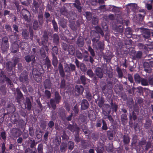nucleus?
Here are the masks:
<instances>
[{"label": "nucleus", "mask_w": 153, "mask_h": 153, "mask_svg": "<svg viewBox=\"0 0 153 153\" xmlns=\"http://www.w3.org/2000/svg\"><path fill=\"white\" fill-rule=\"evenodd\" d=\"M54 96V99L52 98L50 100V105L53 110L56 109V103L59 104L61 100V97L58 92L56 91L55 92Z\"/></svg>", "instance_id": "f257e3e1"}, {"label": "nucleus", "mask_w": 153, "mask_h": 153, "mask_svg": "<svg viewBox=\"0 0 153 153\" xmlns=\"http://www.w3.org/2000/svg\"><path fill=\"white\" fill-rule=\"evenodd\" d=\"M75 65L72 63L67 64L65 68V71L66 72L70 73L71 72H73L76 70Z\"/></svg>", "instance_id": "423d86ee"}, {"label": "nucleus", "mask_w": 153, "mask_h": 153, "mask_svg": "<svg viewBox=\"0 0 153 153\" xmlns=\"http://www.w3.org/2000/svg\"><path fill=\"white\" fill-rule=\"evenodd\" d=\"M11 133L13 136L16 137H18L21 135L19 131L16 128H13L11 130Z\"/></svg>", "instance_id": "c85d7f7f"}, {"label": "nucleus", "mask_w": 153, "mask_h": 153, "mask_svg": "<svg viewBox=\"0 0 153 153\" xmlns=\"http://www.w3.org/2000/svg\"><path fill=\"white\" fill-rule=\"evenodd\" d=\"M79 67L80 68V69L81 70L84 72H85L87 69L86 66L83 63H81L80 64Z\"/></svg>", "instance_id": "338daca9"}, {"label": "nucleus", "mask_w": 153, "mask_h": 153, "mask_svg": "<svg viewBox=\"0 0 153 153\" xmlns=\"http://www.w3.org/2000/svg\"><path fill=\"white\" fill-rule=\"evenodd\" d=\"M84 89L81 85H76L75 87V92L76 95L78 96L82 94Z\"/></svg>", "instance_id": "6e6552de"}, {"label": "nucleus", "mask_w": 153, "mask_h": 153, "mask_svg": "<svg viewBox=\"0 0 153 153\" xmlns=\"http://www.w3.org/2000/svg\"><path fill=\"white\" fill-rule=\"evenodd\" d=\"M12 27L13 28V30L15 31L14 33V34L15 36H16V38L18 37L19 35L18 34H16L17 33L19 32V31L18 30V26L16 24H13L12 25Z\"/></svg>", "instance_id": "de8ad7c7"}, {"label": "nucleus", "mask_w": 153, "mask_h": 153, "mask_svg": "<svg viewBox=\"0 0 153 153\" xmlns=\"http://www.w3.org/2000/svg\"><path fill=\"white\" fill-rule=\"evenodd\" d=\"M152 121L150 119L146 120V123L144 125V127L146 129H149L152 125Z\"/></svg>", "instance_id": "f704fd0d"}, {"label": "nucleus", "mask_w": 153, "mask_h": 153, "mask_svg": "<svg viewBox=\"0 0 153 153\" xmlns=\"http://www.w3.org/2000/svg\"><path fill=\"white\" fill-rule=\"evenodd\" d=\"M58 69L60 76L62 78L65 76V73L63 70V65L61 63H60L58 65Z\"/></svg>", "instance_id": "412c9836"}, {"label": "nucleus", "mask_w": 153, "mask_h": 153, "mask_svg": "<svg viewBox=\"0 0 153 153\" xmlns=\"http://www.w3.org/2000/svg\"><path fill=\"white\" fill-rule=\"evenodd\" d=\"M19 50V45L17 44H14L12 45L11 52L13 53L17 52Z\"/></svg>", "instance_id": "58836bf2"}, {"label": "nucleus", "mask_w": 153, "mask_h": 153, "mask_svg": "<svg viewBox=\"0 0 153 153\" xmlns=\"http://www.w3.org/2000/svg\"><path fill=\"white\" fill-rule=\"evenodd\" d=\"M76 56L79 59H82L83 58L82 53L79 50H77L76 51Z\"/></svg>", "instance_id": "774afa93"}, {"label": "nucleus", "mask_w": 153, "mask_h": 153, "mask_svg": "<svg viewBox=\"0 0 153 153\" xmlns=\"http://www.w3.org/2000/svg\"><path fill=\"white\" fill-rule=\"evenodd\" d=\"M142 79V78L138 74H135L134 75V79L136 83H140Z\"/></svg>", "instance_id": "a18cd8bd"}, {"label": "nucleus", "mask_w": 153, "mask_h": 153, "mask_svg": "<svg viewBox=\"0 0 153 153\" xmlns=\"http://www.w3.org/2000/svg\"><path fill=\"white\" fill-rule=\"evenodd\" d=\"M110 104L111 105V108L112 109L113 111H114L115 112H116L117 111L118 109V105L117 104H114L113 103V101L112 100H111V101Z\"/></svg>", "instance_id": "c03bdc74"}, {"label": "nucleus", "mask_w": 153, "mask_h": 153, "mask_svg": "<svg viewBox=\"0 0 153 153\" xmlns=\"http://www.w3.org/2000/svg\"><path fill=\"white\" fill-rule=\"evenodd\" d=\"M95 29L97 32L95 30H91L90 32L91 38H100V33L102 36L104 35L103 31L99 27H96Z\"/></svg>", "instance_id": "7ed1b4c3"}, {"label": "nucleus", "mask_w": 153, "mask_h": 153, "mask_svg": "<svg viewBox=\"0 0 153 153\" xmlns=\"http://www.w3.org/2000/svg\"><path fill=\"white\" fill-rule=\"evenodd\" d=\"M88 79L84 75H81L80 76L79 79L77 81V83L78 84H82L85 85L87 84V81Z\"/></svg>", "instance_id": "9b49d317"}, {"label": "nucleus", "mask_w": 153, "mask_h": 153, "mask_svg": "<svg viewBox=\"0 0 153 153\" xmlns=\"http://www.w3.org/2000/svg\"><path fill=\"white\" fill-rule=\"evenodd\" d=\"M141 12V13H138L137 15V17L139 18L140 21L143 20L146 15L145 11L144 10H142Z\"/></svg>", "instance_id": "c9c22d12"}, {"label": "nucleus", "mask_w": 153, "mask_h": 153, "mask_svg": "<svg viewBox=\"0 0 153 153\" xmlns=\"http://www.w3.org/2000/svg\"><path fill=\"white\" fill-rule=\"evenodd\" d=\"M44 88L45 89H50L51 88V83L50 80L46 79L44 82L43 84Z\"/></svg>", "instance_id": "6ab92c4d"}, {"label": "nucleus", "mask_w": 153, "mask_h": 153, "mask_svg": "<svg viewBox=\"0 0 153 153\" xmlns=\"http://www.w3.org/2000/svg\"><path fill=\"white\" fill-rule=\"evenodd\" d=\"M95 74L99 78L102 79L103 77V71L102 68L100 67H97L96 68Z\"/></svg>", "instance_id": "2eb2a0df"}, {"label": "nucleus", "mask_w": 153, "mask_h": 153, "mask_svg": "<svg viewBox=\"0 0 153 153\" xmlns=\"http://www.w3.org/2000/svg\"><path fill=\"white\" fill-rule=\"evenodd\" d=\"M107 134L109 140H111L113 138V133L112 131H107Z\"/></svg>", "instance_id": "864d4df0"}, {"label": "nucleus", "mask_w": 153, "mask_h": 153, "mask_svg": "<svg viewBox=\"0 0 153 153\" xmlns=\"http://www.w3.org/2000/svg\"><path fill=\"white\" fill-rule=\"evenodd\" d=\"M25 121L22 119H20L18 121L16 124V126L19 128H23L25 125Z\"/></svg>", "instance_id": "e433bc0d"}, {"label": "nucleus", "mask_w": 153, "mask_h": 153, "mask_svg": "<svg viewBox=\"0 0 153 153\" xmlns=\"http://www.w3.org/2000/svg\"><path fill=\"white\" fill-rule=\"evenodd\" d=\"M71 28L74 31H76L77 30L76 26L74 22H71L69 25Z\"/></svg>", "instance_id": "0e129e2a"}, {"label": "nucleus", "mask_w": 153, "mask_h": 153, "mask_svg": "<svg viewBox=\"0 0 153 153\" xmlns=\"http://www.w3.org/2000/svg\"><path fill=\"white\" fill-rule=\"evenodd\" d=\"M33 76L35 80L37 82H40L42 80V76L41 73L36 75H34Z\"/></svg>", "instance_id": "79ce46f5"}, {"label": "nucleus", "mask_w": 153, "mask_h": 153, "mask_svg": "<svg viewBox=\"0 0 153 153\" xmlns=\"http://www.w3.org/2000/svg\"><path fill=\"white\" fill-rule=\"evenodd\" d=\"M30 137L29 138V140H28V144H29L31 148H35L37 144V142H36L34 140H32L30 139Z\"/></svg>", "instance_id": "72a5a7b5"}, {"label": "nucleus", "mask_w": 153, "mask_h": 153, "mask_svg": "<svg viewBox=\"0 0 153 153\" xmlns=\"http://www.w3.org/2000/svg\"><path fill=\"white\" fill-rule=\"evenodd\" d=\"M81 4L79 0H76L75 2L73 4L74 6L77 9L79 13H81L82 11V8L80 6Z\"/></svg>", "instance_id": "a211bd4d"}, {"label": "nucleus", "mask_w": 153, "mask_h": 153, "mask_svg": "<svg viewBox=\"0 0 153 153\" xmlns=\"http://www.w3.org/2000/svg\"><path fill=\"white\" fill-rule=\"evenodd\" d=\"M121 120L122 124L125 125L126 123L128 121L127 116L126 114H122L121 116Z\"/></svg>", "instance_id": "5701e85b"}, {"label": "nucleus", "mask_w": 153, "mask_h": 153, "mask_svg": "<svg viewBox=\"0 0 153 153\" xmlns=\"http://www.w3.org/2000/svg\"><path fill=\"white\" fill-rule=\"evenodd\" d=\"M8 39H7V40H4L3 42L1 45V48L2 50L5 51L8 49L9 45Z\"/></svg>", "instance_id": "393cba45"}, {"label": "nucleus", "mask_w": 153, "mask_h": 153, "mask_svg": "<svg viewBox=\"0 0 153 153\" xmlns=\"http://www.w3.org/2000/svg\"><path fill=\"white\" fill-rule=\"evenodd\" d=\"M16 99L17 102L19 103L21 101V99L24 98L23 95L18 88H16Z\"/></svg>", "instance_id": "9d476101"}, {"label": "nucleus", "mask_w": 153, "mask_h": 153, "mask_svg": "<svg viewBox=\"0 0 153 153\" xmlns=\"http://www.w3.org/2000/svg\"><path fill=\"white\" fill-rule=\"evenodd\" d=\"M66 81L64 79H61V82L60 85V88L62 89L65 88L66 86Z\"/></svg>", "instance_id": "69168bd1"}, {"label": "nucleus", "mask_w": 153, "mask_h": 153, "mask_svg": "<svg viewBox=\"0 0 153 153\" xmlns=\"http://www.w3.org/2000/svg\"><path fill=\"white\" fill-rule=\"evenodd\" d=\"M52 23L54 30L56 32H57L58 31V27L57 23L55 19H53L52 20Z\"/></svg>", "instance_id": "8fccbe9b"}, {"label": "nucleus", "mask_w": 153, "mask_h": 153, "mask_svg": "<svg viewBox=\"0 0 153 153\" xmlns=\"http://www.w3.org/2000/svg\"><path fill=\"white\" fill-rule=\"evenodd\" d=\"M22 14L25 21L30 22L29 18L30 16V14L29 11L25 9H23L22 10Z\"/></svg>", "instance_id": "39448f33"}, {"label": "nucleus", "mask_w": 153, "mask_h": 153, "mask_svg": "<svg viewBox=\"0 0 153 153\" xmlns=\"http://www.w3.org/2000/svg\"><path fill=\"white\" fill-rule=\"evenodd\" d=\"M3 76L7 83L10 85V87H13V84L11 80L9 78L7 77L5 75Z\"/></svg>", "instance_id": "49530a36"}, {"label": "nucleus", "mask_w": 153, "mask_h": 153, "mask_svg": "<svg viewBox=\"0 0 153 153\" xmlns=\"http://www.w3.org/2000/svg\"><path fill=\"white\" fill-rule=\"evenodd\" d=\"M140 83L143 86H146L149 85L148 80L143 78H142V79Z\"/></svg>", "instance_id": "13d9d810"}, {"label": "nucleus", "mask_w": 153, "mask_h": 153, "mask_svg": "<svg viewBox=\"0 0 153 153\" xmlns=\"http://www.w3.org/2000/svg\"><path fill=\"white\" fill-rule=\"evenodd\" d=\"M45 61V64L47 66L48 70L50 69V71H51V70L52 65L51 61L48 56L46 57Z\"/></svg>", "instance_id": "b1692460"}, {"label": "nucleus", "mask_w": 153, "mask_h": 153, "mask_svg": "<svg viewBox=\"0 0 153 153\" xmlns=\"http://www.w3.org/2000/svg\"><path fill=\"white\" fill-rule=\"evenodd\" d=\"M116 70L118 74V77L119 78H122L123 75L121 69L118 66L116 68Z\"/></svg>", "instance_id": "37998d69"}, {"label": "nucleus", "mask_w": 153, "mask_h": 153, "mask_svg": "<svg viewBox=\"0 0 153 153\" xmlns=\"http://www.w3.org/2000/svg\"><path fill=\"white\" fill-rule=\"evenodd\" d=\"M52 64L54 67H57L58 63V60L57 57L54 53H52Z\"/></svg>", "instance_id": "2f4dec72"}, {"label": "nucleus", "mask_w": 153, "mask_h": 153, "mask_svg": "<svg viewBox=\"0 0 153 153\" xmlns=\"http://www.w3.org/2000/svg\"><path fill=\"white\" fill-rule=\"evenodd\" d=\"M22 35L24 38H27L29 36V32L26 29H22Z\"/></svg>", "instance_id": "a19ab883"}, {"label": "nucleus", "mask_w": 153, "mask_h": 153, "mask_svg": "<svg viewBox=\"0 0 153 153\" xmlns=\"http://www.w3.org/2000/svg\"><path fill=\"white\" fill-rule=\"evenodd\" d=\"M32 5L33 11L36 13H37L38 8L40 5V4L38 3V0H33Z\"/></svg>", "instance_id": "f8f14e48"}, {"label": "nucleus", "mask_w": 153, "mask_h": 153, "mask_svg": "<svg viewBox=\"0 0 153 153\" xmlns=\"http://www.w3.org/2000/svg\"><path fill=\"white\" fill-rule=\"evenodd\" d=\"M104 150V146L101 143L98 144L97 147L96 148L97 153H103Z\"/></svg>", "instance_id": "a878e982"}, {"label": "nucleus", "mask_w": 153, "mask_h": 153, "mask_svg": "<svg viewBox=\"0 0 153 153\" xmlns=\"http://www.w3.org/2000/svg\"><path fill=\"white\" fill-rule=\"evenodd\" d=\"M86 17L88 21H90L91 20L92 17V13L89 12L87 11L85 12Z\"/></svg>", "instance_id": "680f3d73"}, {"label": "nucleus", "mask_w": 153, "mask_h": 153, "mask_svg": "<svg viewBox=\"0 0 153 153\" xmlns=\"http://www.w3.org/2000/svg\"><path fill=\"white\" fill-rule=\"evenodd\" d=\"M138 144L145 151H147L152 146L151 143L149 142H147L146 140H141L139 142Z\"/></svg>", "instance_id": "20e7f679"}, {"label": "nucleus", "mask_w": 153, "mask_h": 153, "mask_svg": "<svg viewBox=\"0 0 153 153\" xmlns=\"http://www.w3.org/2000/svg\"><path fill=\"white\" fill-rule=\"evenodd\" d=\"M53 32L52 31L49 32L46 30L44 31L43 32V37L44 38H48L49 37H52Z\"/></svg>", "instance_id": "4c0bfd02"}, {"label": "nucleus", "mask_w": 153, "mask_h": 153, "mask_svg": "<svg viewBox=\"0 0 153 153\" xmlns=\"http://www.w3.org/2000/svg\"><path fill=\"white\" fill-rule=\"evenodd\" d=\"M68 147L69 149L71 150L74 147V143L73 141H69L68 142Z\"/></svg>", "instance_id": "052dcab7"}, {"label": "nucleus", "mask_w": 153, "mask_h": 153, "mask_svg": "<svg viewBox=\"0 0 153 153\" xmlns=\"http://www.w3.org/2000/svg\"><path fill=\"white\" fill-rule=\"evenodd\" d=\"M104 44L103 42H99L97 43V46L99 49L101 51H103L104 48Z\"/></svg>", "instance_id": "6e6d98bb"}, {"label": "nucleus", "mask_w": 153, "mask_h": 153, "mask_svg": "<svg viewBox=\"0 0 153 153\" xmlns=\"http://www.w3.org/2000/svg\"><path fill=\"white\" fill-rule=\"evenodd\" d=\"M19 115L18 114H14L13 115V117L11 120L12 123L14 124H17L18 122V119L19 118Z\"/></svg>", "instance_id": "bb28decb"}, {"label": "nucleus", "mask_w": 153, "mask_h": 153, "mask_svg": "<svg viewBox=\"0 0 153 153\" xmlns=\"http://www.w3.org/2000/svg\"><path fill=\"white\" fill-rule=\"evenodd\" d=\"M83 39H78L77 44L79 47H82L84 44Z\"/></svg>", "instance_id": "5fc2aeb1"}, {"label": "nucleus", "mask_w": 153, "mask_h": 153, "mask_svg": "<svg viewBox=\"0 0 153 153\" xmlns=\"http://www.w3.org/2000/svg\"><path fill=\"white\" fill-rule=\"evenodd\" d=\"M113 30L115 32H118L119 34L121 35L123 30V27L122 25H115L113 27Z\"/></svg>", "instance_id": "ddd939ff"}, {"label": "nucleus", "mask_w": 153, "mask_h": 153, "mask_svg": "<svg viewBox=\"0 0 153 153\" xmlns=\"http://www.w3.org/2000/svg\"><path fill=\"white\" fill-rule=\"evenodd\" d=\"M129 118L130 120L129 123H130V121H132L133 120L135 121L137 119V116L134 111H133L132 113L129 114Z\"/></svg>", "instance_id": "473e14b6"}, {"label": "nucleus", "mask_w": 153, "mask_h": 153, "mask_svg": "<svg viewBox=\"0 0 153 153\" xmlns=\"http://www.w3.org/2000/svg\"><path fill=\"white\" fill-rule=\"evenodd\" d=\"M38 18L39 25H42L43 23L44 20L43 13L41 10H39L38 12Z\"/></svg>", "instance_id": "aec40b11"}, {"label": "nucleus", "mask_w": 153, "mask_h": 153, "mask_svg": "<svg viewBox=\"0 0 153 153\" xmlns=\"http://www.w3.org/2000/svg\"><path fill=\"white\" fill-rule=\"evenodd\" d=\"M67 24V20L65 19H62L59 21V25L63 28L66 27Z\"/></svg>", "instance_id": "ea45409f"}, {"label": "nucleus", "mask_w": 153, "mask_h": 153, "mask_svg": "<svg viewBox=\"0 0 153 153\" xmlns=\"http://www.w3.org/2000/svg\"><path fill=\"white\" fill-rule=\"evenodd\" d=\"M0 91L2 94L5 95L6 92L5 85H1L0 87Z\"/></svg>", "instance_id": "e2e57ef3"}, {"label": "nucleus", "mask_w": 153, "mask_h": 153, "mask_svg": "<svg viewBox=\"0 0 153 153\" xmlns=\"http://www.w3.org/2000/svg\"><path fill=\"white\" fill-rule=\"evenodd\" d=\"M125 35L127 38H134L132 36V30L130 27H128L126 29Z\"/></svg>", "instance_id": "dca6fc26"}, {"label": "nucleus", "mask_w": 153, "mask_h": 153, "mask_svg": "<svg viewBox=\"0 0 153 153\" xmlns=\"http://www.w3.org/2000/svg\"><path fill=\"white\" fill-rule=\"evenodd\" d=\"M25 59L26 62H29L31 61V66L32 67H33L34 66V64L36 62L35 57L33 55L30 56V55H27L24 57Z\"/></svg>", "instance_id": "0eeeda50"}, {"label": "nucleus", "mask_w": 153, "mask_h": 153, "mask_svg": "<svg viewBox=\"0 0 153 153\" xmlns=\"http://www.w3.org/2000/svg\"><path fill=\"white\" fill-rule=\"evenodd\" d=\"M33 27L35 30H38L39 27L38 22L37 20H35L33 24Z\"/></svg>", "instance_id": "3c124183"}, {"label": "nucleus", "mask_w": 153, "mask_h": 153, "mask_svg": "<svg viewBox=\"0 0 153 153\" xmlns=\"http://www.w3.org/2000/svg\"><path fill=\"white\" fill-rule=\"evenodd\" d=\"M7 68L8 71L10 72L12 70L13 68L15 67L13 62H8L6 63Z\"/></svg>", "instance_id": "c756f323"}, {"label": "nucleus", "mask_w": 153, "mask_h": 153, "mask_svg": "<svg viewBox=\"0 0 153 153\" xmlns=\"http://www.w3.org/2000/svg\"><path fill=\"white\" fill-rule=\"evenodd\" d=\"M144 71L146 73H150L152 71V69L150 68L149 63L147 62H145L143 64Z\"/></svg>", "instance_id": "f3484780"}, {"label": "nucleus", "mask_w": 153, "mask_h": 153, "mask_svg": "<svg viewBox=\"0 0 153 153\" xmlns=\"http://www.w3.org/2000/svg\"><path fill=\"white\" fill-rule=\"evenodd\" d=\"M43 145L42 143H40L38 145L37 151L38 153H43Z\"/></svg>", "instance_id": "bf43d9fd"}, {"label": "nucleus", "mask_w": 153, "mask_h": 153, "mask_svg": "<svg viewBox=\"0 0 153 153\" xmlns=\"http://www.w3.org/2000/svg\"><path fill=\"white\" fill-rule=\"evenodd\" d=\"M69 53L71 55H74L75 53L74 48L72 46H69L68 48Z\"/></svg>", "instance_id": "603ef678"}, {"label": "nucleus", "mask_w": 153, "mask_h": 153, "mask_svg": "<svg viewBox=\"0 0 153 153\" xmlns=\"http://www.w3.org/2000/svg\"><path fill=\"white\" fill-rule=\"evenodd\" d=\"M132 41L131 39L127 40L126 39L124 40V44H125V48L127 49H129L131 46V44L132 43Z\"/></svg>", "instance_id": "cd10ccee"}, {"label": "nucleus", "mask_w": 153, "mask_h": 153, "mask_svg": "<svg viewBox=\"0 0 153 153\" xmlns=\"http://www.w3.org/2000/svg\"><path fill=\"white\" fill-rule=\"evenodd\" d=\"M26 108L30 111L31 110L32 104L30 99L29 98H26L25 102Z\"/></svg>", "instance_id": "4be33fe9"}, {"label": "nucleus", "mask_w": 153, "mask_h": 153, "mask_svg": "<svg viewBox=\"0 0 153 153\" xmlns=\"http://www.w3.org/2000/svg\"><path fill=\"white\" fill-rule=\"evenodd\" d=\"M102 129L103 130L106 131L108 129L107 123L103 119H102Z\"/></svg>", "instance_id": "4d7b16f0"}, {"label": "nucleus", "mask_w": 153, "mask_h": 153, "mask_svg": "<svg viewBox=\"0 0 153 153\" xmlns=\"http://www.w3.org/2000/svg\"><path fill=\"white\" fill-rule=\"evenodd\" d=\"M140 30L141 35L144 38H149L151 36L153 37V32L151 30L144 28H138L136 29L137 31Z\"/></svg>", "instance_id": "f03ea898"}, {"label": "nucleus", "mask_w": 153, "mask_h": 153, "mask_svg": "<svg viewBox=\"0 0 153 153\" xmlns=\"http://www.w3.org/2000/svg\"><path fill=\"white\" fill-rule=\"evenodd\" d=\"M123 141L124 145H128L130 142V138L128 135L123 136Z\"/></svg>", "instance_id": "7c9ffc66"}, {"label": "nucleus", "mask_w": 153, "mask_h": 153, "mask_svg": "<svg viewBox=\"0 0 153 153\" xmlns=\"http://www.w3.org/2000/svg\"><path fill=\"white\" fill-rule=\"evenodd\" d=\"M67 145L66 143L62 142L60 146V149L62 152L64 151L66 149Z\"/></svg>", "instance_id": "09e8293b"}, {"label": "nucleus", "mask_w": 153, "mask_h": 153, "mask_svg": "<svg viewBox=\"0 0 153 153\" xmlns=\"http://www.w3.org/2000/svg\"><path fill=\"white\" fill-rule=\"evenodd\" d=\"M81 109L85 110L87 109L89 106V103L85 99L82 100L81 102Z\"/></svg>", "instance_id": "4468645a"}, {"label": "nucleus", "mask_w": 153, "mask_h": 153, "mask_svg": "<svg viewBox=\"0 0 153 153\" xmlns=\"http://www.w3.org/2000/svg\"><path fill=\"white\" fill-rule=\"evenodd\" d=\"M19 80L20 82H22L28 80V75L26 71H24L21 73L19 77Z\"/></svg>", "instance_id": "1a4fd4ad"}]
</instances>
